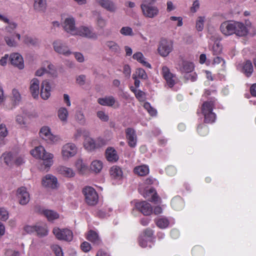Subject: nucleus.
I'll return each mask as SVG.
<instances>
[{
    "mask_svg": "<svg viewBox=\"0 0 256 256\" xmlns=\"http://www.w3.org/2000/svg\"><path fill=\"white\" fill-rule=\"evenodd\" d=\"M30 154L36 159L42 160V164L46 168H50L54 163V154L47 152L44 146H36L30 150Z\"/></svg>",
    "mask_w": 256,
    "mask_h": 256,
    "instance_id": "obj_1",
    "label": "nucleus"
},
{
    "mask_svg": "<svg viewBox=\"0 0 256 256\" xmlns=\"http://www.w3.org/2000/svg\"><path fill=\"white\" fill-rule=\"evenodd\" d=\"M78 148L76 145L72 142H68L64 144L61 148L60 154L64 160H68L74 157L78 152Z\"/></svg>",
    "mask_w": 256,
    "mask_h": 256,
    "instance_id": "obj_2",
    "label": "nucleus"
},
{
    "mask_svg": "<svg viewBox=\"0 0 256 256\" xmlns=\"http://www.w3.org/2000/svg\"><path fill=\"white\" fill-rule=\"evenodd\" d=\"M234 34L242 37L246 36L252 28V24L249 20H246L244 23L234 22Z\"/></svg>",
    "mask_w": 256,
    "mask_h": 256,
    "instance_id": "obj_3",
    "label": "nucleus"
},
{
    "mask_svg": "<svg viewBox=\"0 0 256 256\" xmlns=\"http://www.w3.org/2000/svg\"><path fill=\"white\" fill-rule=\"evenodd\" d=\"M214 102L212 101L204 102L202 108V113L204 116L206 122L210 123L214 122L216 115L212 112Z\"/></svg>",
    "mask_w": 256,
    "mask_h": 256,
    "instance_id": "obj_4",
    "label": "nucleus"
},
{
    "mask_svg": "<svg viewBox=\"0 0 256 256\" xmlns=\"http://www.w3.org/2000/svg\"><path fill=\"white\" fill-rule=\"evenodd\" d=\"M52 233L58 240L71 242L73 239V233L68 228H60L55 227L52 230Z\"/></svg>",
    "mask_w": 256,
    "mask_h": 256,
    "instance_id": "obj_5",
    "label": "nucleus"
},
{
    "mask_svg": "<svg viewBox=\"0 0 256 256\" xmlns=\"http://www.w3.org/2000/svg\"><path fill=\"white\" fill-rule=\"evenodd\" d=\"M86 202L90 206H94L98 200V194L96 190L91 186H86L82 190Z\"/></svg>",
    "mask_w": 256,
    "mask_h": 256,
    "instance_id": "obj_6",
    "label": "nucleus"
},
{
    "mask_svg": "<svg viewBox=\"0 0 256 256\" xmlns=\"http://www.w3.org/2000/svg\"><path fill=\"white\" fill-rule=\"evenodd\" d=\"M40 136L42 139L48 144H56L60 140L58 136H54L51 132L50 128L47 126H44L41 128Z\"/></svg>",
    "mask_w": 256,
    "mask_h": 256,
    "instance_id": "obj_7",
    "label": "nucleus"
},
{
    "mask_svg": "<svg viewBox=\"0 0 256 256\" xmlns=\"http://www.w3.org/2000/svg\"><path fill=\"white\" fill-rule=\"evenodd\" d=\"M173 50V42L170 40L162 39L158 44V52L162 57L167 56Z\"/></svg>",
    "mask_w": 256,
    "mask_h": 256,
    "instance_id": "obj_8",
    "label": "nucleus"
},
{
    "mask_svg": "<svg viewBox=\"0 0 256 256\" xmlns=\"http://www.w3.org/2000/svg\"><path fill=\"white\" fill-rule=\"evenodd\" d=\"M16 196L18 203L21 206H26L30 201V192L25 186L18 188L16 190Z\"/></svg>",
    "mask_w": 256,
    "mask_h": 256,
    "instance_id": "obj_9",
    "label": "nucleus"
},
{
    "mask_svg": "<svg viewBox=\"0 0 256 256\" xmlns=\"http://www.w3.org/2000/svg\"><path fill=\"white\" fill-rule=\"evenodd\" d=\"M52 46L56 52L65 56H69L72 54L68 46L62 41L58 40L52 43Z\"/></svg>",
    "mask_w": 256,
    "mask_h": 256,
    "instance_id": "obj_10",
    "label": "nucleus"
},
{
    "mask_svg": "<svg viewBox=\"0 0 256 256\" xmlns=\"http://www.w3.org/2000/svg\"><path fill=\"white\" fill-rule=\"evenodd\" d=\"M140 9L143 16L146 18H153L159 14L158 8L153 5L146 4H140Z\"/></svg>",
    "mask_w": 256,
    "mask_h": 256,
    "instance_id": "obj_11",
    "label": "nucleus"
},
{
    "mask_svg": "<svg viewBox=\"0 0 256 256\" xmlns=\"http://www.w3.org/2000/svg\"><path fill=\"white\" fill-rule=\"evenodd\" d=\"M76 36H80L90 39L96 40L98 34L94 31L91 27L80 26L78 28Z\"/></svg>",
    "mask_w": 256,
    "mask_h": 256,
    "instance_id": "obj_12",
    "label": "nucleus"
},
{
    "mask_svg": "<svg viewBox=\"0 0 256 256\" xmlns=\"http://www.w3.org/2000/svg\"><path fill=\"white\" fill-rule=\"evenodd\" d=\"M62 26L64 30L68 34L72 36H76L78 28L76 27L74 18L72 16L66 18L62 24Z\"/></svg>",
    "mask_w": 256,
    "mask_h": 256,
    "instance_id": "obj_13",
    "label": "nucleus"
},
{
    "mask_svg": "<svg viewBox=\"0 0 256 256\" xmlns=\"http://www.w3.org/2000/svg\"><path fill=\"white\" fill-rule=\"evenodd\" d=\"M42 184L43 186L52 189H55L58 187L57 178L50 174H46L42 178Z\"/></svg>",
    "mask_w": 256,
    "mask_h": 256,
    "instance_id": "obj_14",
    "label": "nucleus"
},
{
    "mask_svg": "<svg viewBox=\"0 0 256 256\" xmlns=\"http://www.w3.org/2000/svg\"><path fill=\"white\" fill-rule=\"evenodd\" d=\"M162 75L170 88H172L176 83L177 80L176 76L170 72V70L166 66H162Z\"/></svg>",
    "mask_w": 256,
    "mask_h": 256,
    "instance_id": "obj_15",
    "label": "nucleus"
},
{
    "mask_svg": "<svg viewBox=\"0 0 256 256\" xmlns=\"http://www.w3.org/2000/svg\"><path fill=\"white\" fill-rule=\"evenodd\" d=\"M51 84L48 80H43L40 85V95L42 99L46 100L51 95Z\"/></svg>",
    "mask_w": 256,
    "mask_h": 256,
    "instance_id": "obj_16",
    "label": "nucleus"
},
{
    "mask_svg": "<svg viewBox=\"0 0 256 256\" xmlns=\"http://www.w3.org/2000/svg\"><path fill=\"white\" fill-rule=\"evenodd\" d=\"M234 22L226 21L220 26V30L222 34L230 36L234 34Z\"/></svg>",
    "mask_w": 256,
    "mask_h": 256,
    "instance_id": "obj_17",
    "label": "nucleus"
},
{
    "mask_svg": "<svg viewBox=\"0 0 256 256\" xmlns=\"http://www.w3.org/2000/svg\"><path fill=\"white\" fill-rule=\"evenodd\" d=\"M98 102L103 106H114V108H118L120 106L118 102L112 96L98 98Z\"/></svg>",
    "mask_w": 256,
    "mask_h": 256,
    "instance_id": "obj_18",
    "label": "nucleus"
},
{
    "mask_svg": "<svg viewBox=\"0 0 256 256\" xmlns=\"http://www.w3.org/2000/svg\"><path fill=\"white\" fill-rule=\"evenodd\" d=\"M126 134L129 146L134 148L137 142V136L135 130L128 128L126 130Z\"/></svg>",
    "mask_w": 256,
    "mask_h": 256,
    "instance_id": "obj_19",
    "label": "nucleus"
},
{
    "mask_svg": "<svg viewBox=\"0 0 256 256\" xmlns=\"http://www.w3.org/2000/svg\"><path fill=\"white\" fill-rule=\"evenodd\" d=\"M135 206L145 216H149L152 213V206L145 201L136 202Z\"/></svg>",
    "mask_w": 256,
    "mask_h": 256,
    "instance_id": "obj_20",
    "label": "nucleus"
},
{
    "mask_svg": "<svg viewBox=\"0 0 256 256\" xmlns=\"http://www.w3.org/2000/svg\"><path fill=\"white\" fill-rule=\"evenodd\" d=\"M40 81L36 78H33L30 83V91L34 98H37L40 94Z\"/></svg>",
    "mask_w": 256,
    "mask_h": 256,
    "instance_id": "obj_21",
    "label": "nucleus"
},
{
    "mask_svg": "<svg viewBox=\"0 0 256 256\" xmlns=\"http://www.w3.org/2000/svg\"><path fill=\"white\" fill-rule=\"evenodd\" d=\"M14 37L17 38L18 40H20L21 38L20 34L18 33L8 34L4 36V42L8 46L16 47L18 45V42L15 40Z\"/></svg>",
    "mask_w": 256,
    "mask_h": 256,
    "instance_id": "obj_22",
    "label": "nucleus"
},
{
    "mask_svg": "<svg viewBox=\"0 0 256 256\" xmlns=\"http://www.w3.org/2000/svg\"><path fill=\"white\" fill-rule=\"evenodd\" d=\"M11 64L18 67L19 69H22L24 68V60L22 56L18 53H14L10 57Z\"/></svg>",
    "mask_w": 256,
    "mask_h": 256,
    "instance_id": "obj_23",
    "label": "nucleus"
},
{
    "mask_svg": "<svg viewBox=\"0 0 256 256\" xmlns=\"http://www.w3.org/2000/svg\"><path fill=\"white\" fill-rule=\"evenodd\" d=\"M96 2L107 10L114 12L116 10V6L110 0H96Z\"/></svg>",
    "mask_w": 256,
    "mask_h": 256,
    "instance_id": "obj_24",
    "label": "nucleus"
},
{
    "mask_svg": "<svg viewBox=\"0 0 256 256\" xmlns=\"http://www.w3.org/2000/svg\"><path fill=\"white\" fill-rule=\"evenodd\" d=\"M148 200L158 203L159 202L158 197L156 190L153 188H150L146 190L145 192L142 194Z\"/></svg>",
    "mask_w": 256,
    "mask_h": 256,
    "instance_id": "obj_25",
    "label": "nucleus"
},
{
    "mask_svg": "<svg viewBox=\"0 0 256 256\" xmlns=\"http://www.w3.org/2000/svg\"><path fill=\"white\" fill-rule=\"evenodd\" d=\"M103 167L104 164L102 160H95L91 162L90 170L93 173L98 174L102 171Z\"/></svg>",
    "mask_w": 256,
    "mask_h": 256,
    "instance_id": "obj_26",
    "label": "nucleus"
},
{
    "mask_svg": "<svg viewBox=\"0 0 256 256\" xmlns=\"http://www.w3.org/2000/svg\"><path fill=\"white\" fill-rule=\"evenodd\" d=\"M57 116L63 124H66L68 122V112L66 108L65 107L60 108L57 112Z\"/></svg>",
    "mask_w": 256,
    "mask_h": 256,
    "instance_id": "obj_27",
    "label": "nucleus"
},
{
    "mask_svg": "<svg viewBox=\"0 0 256 256\" xmlns=\"http://www.w3.org/2000/svg\"><path fill=\"white\" fill-rule=\"evenodd\" d=\"M106 160L108 162H116L118 159V156L116 150L112 147L108 148L106 152Z\"/></svg>",
    "mask_w": 256,
    "mask_h": 256,
    "instance_id": "obj_28",
    "label": "nucleus"
},
{
    "mask_svg": "<svg viewBox=\"0 0 256 256\" xmlns=\"http://www.w3.org/2000/svg\"><path fill=\"white\" fill-rule=\"evenodd\" d=\"M58 171L64 176L68 178L74 177L75 175L74 170L70 168L65 166H60L58 168Z\"/></svg>",
    "mask_w": 256,
    "mask_h": 256,
    "instance_id": "obj_29",
    "label": "nucleus"
},
{
    "mask_svg": "<svg viewBox=\"0 0 256 256\" xmlns=\"http://www.w3.org/2000/svg\"><path fill=\"white\" fill-rule=\"evenodd\" d=\"M34 9L40 12H44L46 7V0H34Z\"/></svg>",
    "mask_w": 256,
    "mask_h": 256,
    "instance_id": "obj_30",
    "label": "nucleus"
},
{
    "mask_svg": "<svg viewBox=\"0 0 256 256\" xmlns=\"http://www.w3.org/2000/svg\"><path fill=\"white\" fill-rule=\"evenodd\" d=\"M242 72L247 77H250L252 75L254 72V68L252 63L250 60H247L244 63Z\"/></svg>",
    "mask_w": 256,
    "mask_h": 256,
    "instance_id": "obj_31",
    "label": "nucleus"
},
{
    "mask_svg": "<svg viewBox=\"0 0 256 256\" xmlns=\"http://www.w3.org/2000/svg\"><path fill=\"white\" fill-rule=\"evenodd\" d=\"M110 174L115 179H120L122 176V172L120 168L114 166L110 168Z\"/></svg>",
    "mask_w": 256,
    "mask_h": 256,
    "instance_id": "obj_32",
    "label": "nucleus"
},
{
    "mask_svg": "<svg viewBox=\"0 0 256 256\" xmlns=\"http://www.w3.org/2000/svg\"><path fill=\"white\" fill-rule=\"evenodd\" d=\"M87 239L96 245H99L101 243V240L98 234L93 230L88 232L87 235Z\"/></svg>",
    "mask_w": 256,
    "mask_h": 256,
    "instance_id": "obj_33",
    "label": "nucleus"
},
{
    "mask_svg": "<svg viewBox=\"0 0 256 256\" xmlns=\"http://www.w3.org/2000/svg\"><path fill=\"white\" fill-rule=\"evenodd\" d=\"M84 146L86 150L90 151L96 148V144L94 140L88 136L84 138Z\"/></svg>",
    "mask_w": 256,
    "mask_h": 256,
    "instance_id": "obj_34",
    "label": "nucleus"
},
{
    "mask_svg": "<svg viewBox=\"0 0 256 256\" xmlns=\"http://www.w3.org/2000/svg\"><path fill=\"white\" fill-rule=\"evenodd\" d=\"M132 58L136 60L138 62L142 64L144 66L148 68H151L150 64L146 60V58L142 52H137L135 53L133 55Z\"/></svg>",
    "mask_w": 256,
    "mask_h": 256,
    "instance_id": "obj_35",
    "label": "nucleus"
},
{
    "mask_svg": "<svg viewBox=\"0 0 256 256\" xmlns=\"http://www.w3.org/2000/svg\"><path fill=\"white\" fill-rule=\"evenodd\" d=\"M36 232L38 236L42 238L48 236V230L46 225H36Z\"/></svg>",
    "mask_w": 256,
    "mask_h": 256,
    "instance_id": "obj_36",
    "label": "nucleus"
},
{
    "mask_svg": "<svg viewBox=\"0 0 256 256\" xmlns=\"http://www.w3.org/2000/svg\"><path fill=\"white\" fill-rule=\"evenodd\" d=\"M22 100V96L19 91L14 88L12 90V104L14 106L20 104Z\"/></svg>",
    "mask_w": 256,
    "mask_h": 256,
    "instance_id": "obj_37",
    "label": "nucleus"
},
{
    "mask_svg": "<svg viewBox=\"0 0 256 256\" xmlns=\"http://www.w3.org/2000/svg\"><path fill=\"white\" fill-rule=\"evenodd\" d=\"M106 47L112 52L118 53L120 52V48L118 44L114 40H108L106 42Z\"/></svg>",
    "mask_w": 256,
    "mask_h": 256,
    "instance_id": "obj_38",
    "label": "nucleus"
},
{
    "mask_svg": "<svg viewBox=\"0 0 256 256\" xmlns=\"http://www.w3.org/2000/svg\"><path fill=\"white\" fill-rule=\"evenodd\" d=\"M134 172L138 176H144L149 172L148 167L146 165H142L136 166L134 168Z\"/></svg>",
    "mask_w": 256,
    "mask_h": 256,
    "instance_id": "obj_39",
    "label": "nucleus"
},
{
    "mask_svg": "<svg viewBox=\"0 0 256 256\" xmlns=\"http://www.w3.org/2000/svg\"><path fill=\"white\" fill-rule=\"evenodd\" d=\"M75 166L78 172L82 174H84L88 169L87 164L80 158L77 160Z\"/></svg>",
    "mask_w": 256,
    "mask_h": 256,
    "instance_id": "obj_40",
    "label": "nucleus"
},
{
    "mask_svg": "<svg viewBox=\"0 0 256 256\" xmlns=\"http://www.w3.org/2000/svg\"><path fill=\"white\" fill-rule=\"evenodd\" d=\"M171 204L172 207L176 210L182 209L184 205L183 200L181 198L178 196L172 198Z\"/></svg>",
    "mask_w": 256,
    "mask_h": 256,
    "instance_id": "obj_41",
    "label": "nucleus"
},
{
    "mask_svg": "<svg viewBox=\"0 0 256 256\" xmlns=\"http://www.w3.org/2000/svg\"><path fill=\"white\" fill-rule=\"evenodd\" d=\"M5 23L7 25L4 27V30L7 34H13L14 32L17 28L18 24L9 19L8 20V22H6Z\"/></svg>",
    "mask_w": 256,
    "mask_h": 256,
    "instance_id": "obj_42",
    "label": "nucleus"
},
{
    "mask_svg": "<svg viewBox=\"0 0 256 256\" xmlns=\"http://www.w3.org/2000/svg\"><path fill=\"white\" fill-rule=\"evenodd\" d=\"M194 68V65L192 63L188 62H182V66L180 69L182 72L189 73L192 71Z\"/></svg>",
    "mask_w": 256,
    "mask_h": 256,
    "instance_id": "obj_43",
    "label": "nucleus"
},
{
    "mask_svg": "<svg viewBox=\"0 0 256 256\" xmlns=\"http://www.w3.org/2000/svg\"><path fill=\"white\" fill-rule=\"evenodd\" d=\"M96 24L100 28H104L107 24L106 20L100 13H97L96 18Z\"/></svg>",
    "mask_w": 256,
    "mask_h": 256,
    "instance_id": "obj_44",
    "label": "nucleus"
},
{
    "mask_svg": "<svg viewBox=\"0 0 256 256\" xmlns=\"http://www.w3.org/2000/svg\"><path fill=\"white\" fill-rule=\"evenodd\" d=\"M206 18L204 16H198L196 22V28L198 32H201L204 28V24Z\"/></svg>",
    "mask_w": 256,
    "mask_h": 256,
    "instance_id": "obj_45",
    "label": "nucleus"
},
{
    "mask_svg": "<svg viewBox=\"0 0 256 256\" xmlns=\"http://www.w3.org/2000/svg\"><path fill=\"white\" fill-rule=\"evenodd\" d=\"M89 135V132L88 130L84 128H79L76 130L74 135V138L75 140H77L82 136H86Z\"/></svg>",
    "mask_w": 256,
    "mask_h": 256,
    "instance_id": "obj_46",
    "label": "nucleus"
},
{
    "mask_svg": "<svg viewBox=\"0 0 256 256\" xmlns=\"http://www.w3.org/2000/svg\"><path fill=\"white\" fill-rule=\"evenodd\" d=\"M44 216L48 220H53L59 218V214L56 212L51 210H46L44 212Z\"/></svg>",
    "mask_w": 256,
    "mask_h": 256,
    "instance_id": "obj_47",
    "label": "nucleus"
},
{
    "mask_svg": "<svg viewBox=\"0 0 256 256\" xmlns=\"http://www.w3.org/2000/svg\"><path fill=\"white\" fill-rule=\"evenodd\" d=\"M24 42L28 45L35 46L38 44V39L28 36H24L23 37Z\"/></svg>",
    "mask_w": 256,
    "mask_h": 256,
    "instance_id": "obj_48",
    "label": "nucleus"
},
{
    "mask_svg": "<svg viewBox=\"0 0 256 256\" xmlns=\"http://www.w3.org/2000/svg\"><path fill=\"white\" fill-rule=\"evenodd\" d=\"M0 158L4 161L6 164L10 165L14 160V158L11 153L8 152L3 154Z\"/></svg>",
    "mask_w": 256,
    "mask_h": 256,
    "instance_id": "obj_49",
    "label": "nucleus"
},
{
    "mask_svg": "<svg viewBox=\"0 0 256 256\" xmlns=\"http://www.w3.org/2000/svg\"><path fill=\"white\" fill-rule=\"evenodd\" d=\"M121 34L124 36H132L134 35L132 29L130 26H123L120 30Z\"/></svg>",
    "mask_w": 256,
    "mask_h": 256,
    "instance_id": "obj_50",
    "label": "nucleus"
},
{
    "mask_svg": "<svg viewBox=\"0 0 256 256\" xmlns=\"http://www.w3.org/2000/svg\"><path fill=\"white\" fill-rule=\"evenodd\" d=\"M76 120L81 124H84L86 123V118L84 113L80 111H77L75 115Z\"/></svg>",
    "mask_w": 256,
    "mask_h": 256,
    "instance_id": "obj_51",
    "label": "nucleus"
},
{
    "mask_svg": "<svg viewBox=\"0 0 256 256\" xmlns=\"http://www.w3.org/2000/svg\"><path fill=\"white\" fill-rule=\"evenodd\" d=\"M156 224L160 228H164L169 224V222L166 218H160L156 221Z\"/></svg>",
    "mask_w": 256,
    "mask_h": 256,
    "instance_id": "obj_52",
    "label": "nucleus"
},
{
    "mask_svg": "<svg viewBox=\"0 0 256 256\" xmlns=\"http://www.w3.org/2000/svg\"><path fill=\"white\" fill-rule=\"evenodd\" d=\"M132 90L134 93L136 98L142 102L146 100V94L140 90L132 89Z\"/></svg>",
    "mask_w": 256,
    "mask_h": 256,
    "instance_id": "obj_53",
    "label": "nucleus"
},
{
    "mask_svg": "<svg viewBox=\"0 0 256 256\" xmlns=\"http://www.w3.org/2000/svg\"><path fill=\"white\" fill-rule=\"evenodd\" d=\"M9 218V212L8 210L2 207L0 208V220L2 221H6Z\"/></svg>",
    "mask_w": 256,
    "mask_h": 256,
    "instance_id": "obj_54",
    "label": "nucleus"
},
{
    "mask_svg": "<svg viewBox=\"0 0 256 256\" xmlns=\"http://www.w3.org/2000/svg\"><path fill=\"white\" fill-rule=\"evenodd\" d=\"M96 116L102 122H106L109 120V116L108 114L102 110L98 111L96 112Z\"/></svg>",
    "mask_w": 256,
    "mask_h": 256,
    "instance_id": "obj_55",
    "label": "nucleus"
},
{
    "mask_svg": "<svg viewBox=\"0 0 256 256\" xmlns=\"http://www.w3.org/2000/svg\"><path fill=\"white\" fill-rule=\"evenodd\" d=\"M36 225L26 224L24 226L23 230L27 234H32L36 232Z\"/></svg>",
    "mask_w": 256,
    "mask_h": 256,
    "instance_id": "obj_56",
    "label": "nucleus"
},
{
    "mask_svg": "<svg viewBox=\"0 0 256 256\" xmlns=\"http://www.w3.org/2000/svg\"><path fill=\"white\" fill-rule=\"evenodd\" d=\"M144 107L151 116H154L156 115V110L151 106L150 103L148 102H144Z\"/></svg>",
    "mask_w": 256,
    "mask_h": 256,
    "instance_id": "obj_57",
    "label": "nucleus"
},
{
    "mask_svg": "<svg viewBox=\"0 0 256 256\" xmlns=\"http://www.w3.org/2000/svg\"><path fill=\"white\" fill-rule=\"evenodd\" d=\"M134 76L144 80H146L148 78V76L146 72L142 68H138L136 70V75H134Z\"/></svg>",
    "mask_w": 256,
    "mask_h": 256,
    "instance_id": "obj_58",
    "label": "nucleus"
},
{
    "mask_svg": "<svg viewBox=\"0 0 256 256\" xmlns=\"http://www.w3.org/2000/svg\"><path fill=\"white\" fill-rule=\"evenodd\" d=\"M169 20L176 22V25L178 27L182 26L183 24L182 18L181 16H172L170 18Z\"/></svg>",
    "mask_w": 256,
    "mask_h": 256,
    "instance_id": "obj_59",
    "label": "nucleus"
},
{
    "mask_svg": "<svg viewBox=\"0 0 256 256\" xmlns=\"http://www.w3.org/2000/svg\"><path fill=\"white\" fill-rule=\"evenodd\" d=\"M52 248L56 256H64L62 249L59 246L54 244L52 246Z\"/></svg>",
    "mask_w": 256,
    "mask_h": 256,
    "instance_id": "obj_60",
    "label": "nucleus"
},
{
    "mask_svg": "<svg viewBox=\"0 0 256 256\" xmlns=\"http://www.w3.org/2000/svg\"><path fill=\"white\" fill-rule=\"evenodd\" d=\"M214 54L216 55L220 54L222 52V46L219 42H216L212 47Z\"/></svg>",
    "mask_w": 256,
    "mask_h": 256,
    "instance_id": "obj_61",
    "label": "nucleus"
},
{
    "mask_svg": "<svg viewBox=\"0 0 256 256\" xmlns=\"http://www.w3.org/2000/svg\"><path fill=\"white\" fill-rule=\"evenodd\" d=\"M16 120L18 124L22 128H25L26 126V123L24 117L21 115H18L16 116Z\"/></svg>",
    "mask_w": 256,
    "mask_h": 256,
    "instance_id": "obj_62",
    "label": "nucleus"
},
{
    "mask_svg": "<svg viewBox=\"0 0 256 256\" xmlns=\"http://www.w3.org/2000/svg\"><path fill=\"white\" fill-rule=\"evenodd\" d=\"M81 250L84 252H88L91 250L90 244L87 242H83L80 245Z\"/></svg>",
    "mask_w": 256,
    "mask_h": 256,
    "instance_id": "obj_63",
    "label": "nucleus"
},
{
    "mask_svg": "<svg viewBox=\"0 0 256 256\" xmlns=\"http://www.w3.org/2000/svg\"><path fill=\"white\" fill-rule=\"evenodd\" d=\"M8 134V129L4 124H0V136L6 137Z\"/></svg>",
    "mask_w": 256,
    "mask_h": 256,
    "instance_id": "obj_64",
    "label": "nucleus"
}]
</instances>
